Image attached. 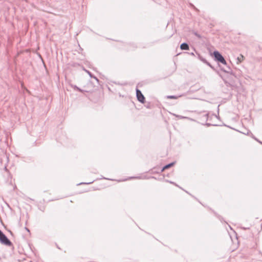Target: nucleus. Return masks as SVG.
<instances>
[{
	"instance_id": "nucleus-4",
	"label": "nucleus",
	"mask_w": 262,
	"mask_h": 262,
	"mask_svg": "<svg viewBox=\"0 0 262 262\" xmlns=\"http://www.w3.org/2000/svg\"><path fill=\"white\" fill-rule=\"evenodd\" d=\"M180 48L182 50H188L189 49V46L186 43H183L181 44Z\"/></svg>"
},
{
	"instance_id": "nucleus-2",
	"label": "nucleus",
	"mask_w": 262,
	"mask_h": 262,
	"mask_svg": "<svg viewBox=\"0 0 262 262\" xmlns=\"http://www.w3.org/2000/svg\"><path fill=\"white\" fill-rule=\"evenodd\" d=\"M213 55L216 60L224 64H226V61L224 58L218 51H214L213 52Z\"/></svg>"
},
{
	"instance_id": "nucleus-3",
	"label": "nucleus",
	"mask_w": 262,
	"mask_h": 262,
	"mask_svg": "<svg viewBox=\"0 0 262 262\" xmlns=\"http://www.w3.org/2000/svg\"><path fill=\"white\" fill-rule=\"evenodd\" d=\"M136 95L137 97V99L139 101H140L141 103H144L145 101V97L141 93V92L138 90H136Z\"/></svg>"
},
{
	"instance_id": "nucleus-11",
	"label": "nucleus",
	"mask_w": 262,
	"mask_h": 262,
	"mask_svg": "<svg viewBox=\"0 0 262 262\" xmlns=\"http://www.w3.org/2000/svg\"><path fill=\"white\" fill-rule=\"evenodd\" d=\"M185 118V117H182V116H181V117H180V118Z\"/></svg>"
},
{
	"instance_id": "nucleus-12",
	"label": "nucleus",
	"mask_w": 262,
	"mask_h": 262,
	"mask_svg": "<svg viewBox=\"0 0 262 262\" xmlns=\"http://www.w3.org/2000/svg\"><path fill=\"white\" fill-rule=\"evenodd\" d=\"M92 183V182H89V183H88L87 184H91ZM82 183H80V184H81Z\"/></svg>"
},
{
	"instance_id": "nucleus-1",
	"label": "nucleus",
	"mask_w": 262,
	"mask_h": 262,
	"mask_svg": "<svg viewBox=\"0 0 262 262\" xmlns=\"http://www.w3.org/2000/svg\"><path fill=\"white\" fill-rule=\"evenodd\" d=\"M0 242L5 245L10 246L12 245V243L7 238V237L0 230Z\"/></svg>"
},
{
	"instance_id": "nucleus-8",
	"label": "nucleus",
	"mask_w": 262,
	"mask_h": 262,
	"mask_svg": "<svg viewBox=\"0 0 262 262\" xmlns=\"http://www.w3.org/2000/svg\"><path fill=\"white\" fill-rule=\"evenodd\" d=\"M167 98L168 99H177V97L175 96H167Z\"/></svg>"
},
{
	"instance_id": "nucleus-5",
	"label": "nucleus",
	"mask_w": 262,
	"mask_h": 262,
	"mask_svg": "<svg viewBox=\"0 0 262 262\" xmlns=\"http://www.w3.org/2000/svg\"><path fill=\"white\" fill-rule=\"evenodd\" d=\"M244 56L241 54L239 55V56H238L237 58V63H241L244 60Z\"/></svg>"
},
{
	"instance_id": "nucleus-7",
	"label": "nucleus",
	"mask_w": 262,
	"mask_h": 262,
	"mask_svg": "<svg viewBox=\"0 0 262 262\" xmlns=\"http://www.w3.org/2000/svg\"><path fill=\"white\" fill-rule=\"evenodd\" d=\"M72 87L75 89L76 90L79 92H82L83 91L80 89V88H78L76 85H72Z\"/></svg>"
},
{
	"instance_id": "nucleus-13",
	"label": "nucleus",
	"mask_w": 262,
	"mask_h": 262,
	"mask_svg": "<svg viewBox=\"0 0 262 262\" xmlns=\"http://www.w3.org/2000/svg\"><path fill=\"white\" fill-rule=\"evenodd\" d=\"M26 229H27V231H29V230L28 229L26 228Z\"/></svg>"
},
{
	"instance_id": "nucleus-9",
	"label": "nucleus",
	"mask_w": 262,
	"mask_h": 262,
	"mask_svg": "<svg viewBox=\"0 0 262 262\" xmlns=\"http://www.w3.org/2000/svg\"><path fill=\"white\" fill-rule=\"evenodd\" d=\"M194 34H195V36H196L199 38L201 37V36L199 34H198L197 33H195Z\"/></svg>"
},
{
	"instance_id": "nucleus-6",
	"label": "nucleus",
	"mask_w": 262,
	"mask_h": 262,
	"mask_svg": "<svg viewBox=\"0 0 262 262\" xmlns=\"http://www.w3.org/2000/svg\"><path fill=\"white\" fill-rule=\"evenodd\" d=\"M174 163H171L170 164H168L166 165H165L162 169V171H163L164 170L166 169H167L170 167H171L172 166H173L174 165Z\"/></svg>"
},
{
	"instance_id": "nucleus-10",
	"label": "nucleus",
	"mask_w": 262,
	"mask_h": 262,
	"mask_svg": "<svg viewBox=\"0 0 262 262\" xmlns=\"http://www.w3.org/2000/svg\"><path fill=\"white\" fill-rule=\"evenodd\" d=\"M87 72H88V73L89 74V75H90V76H91V77H92V75H91V73H90L89 71H87Z\"/></svg>"
}]
</instances>
